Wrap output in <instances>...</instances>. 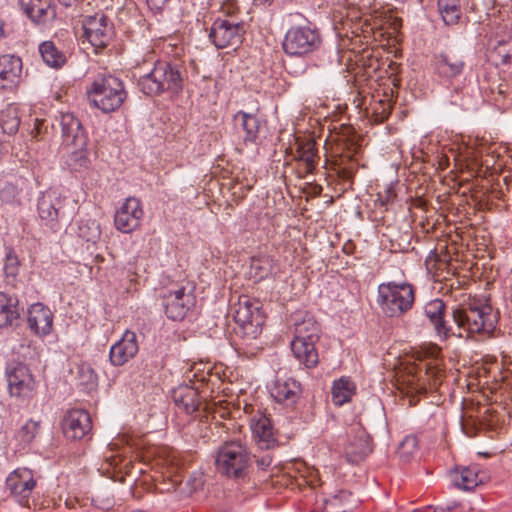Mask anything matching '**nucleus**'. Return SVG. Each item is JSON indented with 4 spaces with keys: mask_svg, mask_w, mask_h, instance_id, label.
Returning a JSON list of instances; mask_svg holds the SVG:
<instances>
[{
    "mask_svg": "<svg viewBox=\"0 0 512 512\" xmlns=\"http://www.w3.org/2000/svg\"><path fill=\"white\" fill-rule=\"evenodd\" d=\"M106 462L108 463L109 467H112L114 469L118 468L120 472L122 470L125 471V474L129 475L131 473L132 468V462L130 460L126 461L125 458L121 457L120 455H114L111 454L109 456H105Z\"/></svg>",
    "mask_w": 512,
    "mask_h": 512,
    "instance_id": "obj_43",
    "label": "nucleus"
},
{
    "mask_svg": "<svg viewBox=\"0 0 512 512\" xmlns=\"http://www.w3.org/2000/svg\"><path fill=\"white\" fill-rule=\"evenodd\" d=\"M253 458H255L257 467L263 471L267 470L271 466L273 461V457L270 453H265L261 456L252 455V459Z\"/></svg>",
    "mask_w": 512,
    "mask_h": 512,
    "instance_id": "obj_46",
    "label": "nucleus"
},
{
    "mask_svg": "<svg viewBox=\"0 0 512 512\" xmlns=\"http://www.w3.org/2000/svg\"><path fill=\"white\" fill-rule=\"evenodd\" d=\"M292 322L294 325V338L291 341L293 356L300 365L313 368L319 362L316 343L320 339V325L307 311H296L292 315Z\"/></svg>",
    "mask_w": 512,
    "mask_h": 512,
    "instance_id": "obj_2",
    "label": "nucleus"
},
{
    "mask_svg": "<svg viewBox=\"0 0 512 512\" xmlns=\"http://www.w3.org/2000/svg\"><path fill=\"white\" fill-rule=\"evenodd\" d=\"M169 0H146L151 10H161Z\"/></svg>",
    "mask_w": 512,
    "mask_h": 512,
    "instance_id": "obj_48",
    "label": "nucleus"
},
{
    "mask_svg": "<svg viewBox=\"0 0 512 512\" xmlns=\"http://www.w3.org/2000/svg\"><path fill=\"white\" fill-rule=\"evenodd\" d=\"M414 302L415 289L409 283L388 282L378 287V304L387 317L403 316L413 307Z\"/></svg>",
    "mask_w": 512,
    "mask_h": 512,
    "instance_id": "obj_6",
    "label": "nucleus"
},
{
    "mask_svg": "<svg viewBox=\"0 0 512 512\" xmlns=\"http://www.w3.org/2000/svg\"><path fill=\"white\" fill-rule=\"evenodd\" d=\"M445 311L446 305L441 299H434L428 302L424 307L425 315L433 324L437 335L443 339H447L450 336H455L458 334L455 330V327L449 325L448 322L444 319Z\"/></svg>",
    "mask_w": 512,
    "mask_h": 512,
    "instance_id": "obj_22",
    "label": "nucleus"
},
{
    "mask_svg": "<svg viewBox=\"0 0 512 512\" xmlns=\"http://www.w3.org/2000/svg\"><path fill=\"white\" fill-rule=\"evenodd\" d=\"M355 392L354 383L346 377L334 381L332 386V401L335 405L341 406L350 401Z\"/></svg>",
    "mask_w": 512,
    "mask_h": 512,
    "instance_id": "obj_33",
    "label": "nucleus"
},
{
    "mask_svg": "<svg viewBox=\"0 0 512 512\" xmlns=\"http://www.w3.org/2000/svg\"><path fill=\"white\" fill-rule=\"evenodd\" d=\"M36 486L33 472L27 468H18L11 472L6 479V488L22 505L32 508L29 497Z\"/></svg>",
    "mask_w": 512,
    "mask_h": 512,
    "instance_id": "obj_16",
    "label": "nucleus"
},
{
    "mask_svg": "<svg viewBox=\"0 0 512 512\" xmlns=\"http://www.w3.org/2000/svg\"><path fill=\"white\" fill-rule=\"evenodd\" d=\"M169 479L168 491L173 490L174 492H177L180 497H188L193 494V491L189 486V482L182 474L172 475Z\"/></svg>",
    "mask_w": 512,
    "mask_h": 512,
    "instance_id": "obj_39",
    "label": "nucleus"
},
{
    "mask_svg": "<svg viewBox=\"0 0 512 512\" xmlns=\"http://www.w3.org/2000/svg\"><path fill=\"white\" fill-rule=\"evenodd\" d=\"M38 214L44 225L56 232L61 228V223L68 217L64 211V201L54 193H45L38 200Z\"/></svg>",
    "mask_w": 512,
    "mask_h": 512,
    "instance_id": "obj_14",
    "label": "nucleus"
},
{
    "mask_svg": "<svg viewBox=\"0 0 512 512\" xmlns=\"http://www.w3.org/2000/svg\"><path fill=\"white\" fill-rule=\"evenodd\" d=\"M326 510L329 512H347L356 505V500L351 492L342 490L325 501Z\"/></svg>",
    "mask_w": 512,
    "mask_h": 512,
    "instance_id": "obj_35",
    "label": "nucleus"
},
{
    "mask_svg": "<svg viewBox=\"0 0 512 512\" xmlns=\"http://www.w3.org/2000/svg\"><path fill=\"white\" fill-rule=\"evenodd\" d=\"M19 318L20 308L18 299L0 292V328L17 325Z\"/></svg>",
    "mask_w": 512,
    "mask_h": 512,
    "instance_id": "obj_28",
    "label": "nucleus"
},
{
    "mask_svg": "<svg viewBox=\"0 0 512 512\" xmlns=\"http://www.w3.org/2000/svg\"><path fill=\"white\" fill-rule=\"evenodd\" d=\"M22 72V60L14 55L0 56V83L14 85Z\"/></svg>",
    "mask_w": 512,
    "mask_h": 512,
    "instance_id": "obj_31",
    "label": "nucleus"
},
{
    "mask_svg": "<svg viewBox=\"0 0 512 512\" xmlns=\"http://www.w3.org/2000/svg\"><path fill=\"white\" fill-rule=\"evenodd\" d=\"M22 5L27 16L37 24L46 23L56 17V9L51 0H29Z\"/></svg>",
    "mask_w": 512,
    "mask_h": 512,
    "instance_id": "obj_27",
    "label": "nucleus"
},
{
    "mask_svg": "<svg viewBox=\"0 0 512 512\" xmlns=\"http://www.w3.org/2000/svg\"><path fill=\"white\" fill-rule=\"evenodd\" d=\"M510 59V56L509 55H505L504 58H503V62L504 63H507Z\"/></svg>",
    "mask_w": 512,
    "mask_h": 512,
    "instance_id": "obj_52",
    "label": "nucleus"
},
{
    "mask_svg": "<svg viewBox=\"0 0 512 512\" xmlns=\"http://www.w3.org/2000/svg\"><path fill=\"white\" fill-rule=\"evenodd\" d=\"M186 70L178 63L158 61L151 72L141 76L138 88L147 96L160 95L171 91L178 93L183 88Z\"/></svg>",
    "mask_w": 512,
    "mask_h": 512,
    "instance_id": "obj_3",
    "label": "nucleus"
},
{
    "mask_svg": "<svg viewBox=\"0 0 512 512\" xmlns=\"http://www.w3.org/2000/svg\"><path fill=\"white\" fill-rule=\"evenodd\" d=\"M222 11L230 16L229 19H232L233 15L238 11L237 3L233 0H229L222 6Z\"/></svg>",
    "mask_w": 512,
    "mask_h": 512,
    "instance_id": "obj_47",
    "label": "nucleus"
},
{
    "mask_svg": "<svg viewBox=\"0 0 512 512\" xmlns=\"http://www.w3.org/2000/svg\"><path fill=\"white\" fill-rule=\"evenodd\" d=\"M234 320L236 336L247 342L256 339L262 333L265 322L260 302L250 299L248 296H241L235 309Z\"/></svg>",
    "mask_w": 512,
    "mask_h": 512,
    "instance_id": "obj_7",
    "label": "nucleus"
},
{
    "mask_svg": "<svg viewBox=\"0 0 512 512\" xmlns=\"http://www.w3.org/2000/svg\"><path fill=\"white\" fill-rule=\"evenodd\" d=\"M65 7H71L76 3L77 0H58Z\"/></svg>",
    "mask_w": 512,
    "mask_h": 512,
    "instance_id": "obj_49",
    "label": "nucleus"
},
{
    "mask_svg": "<svg viewBox=\"0 0 512 512\" xmlns=\"http://www.w3.org/2000/svg\"><path fill=\"white\" fill-rule=\"evenodd\" d=\"M60 126L63 142L74 148L69 157L70 164L81 167L86 166L88 163L86 152L88 137L80 120L72 113H64L60 118Z\"/></svg>",
    "mask_w": 512,
    "mask_h": 512,
    "instance_id": "obj_8",
    "label": "nucleus"
},
{
    "mask_svg": "<svg viewBox=\"0 0 512 512\" xmlns=\"http://www.w3.org/2000/svg\"><path fill=\"white\" fill-rule=\"evenodd\" d=\"M4 273L8 282H13L19 271V260L12 248L6 249Z\"/></svg>",
    "mask_w": 512,
    "mask_h": 512,
    "instance_id": "obj_40",
    "label": "nucleus"
},
{
    "mask_svg": "<svg viewBox=\"0 0 512 512\" xmlns=\"http://www.w3.org/2000/svg\"><path fill=\"white\" fill-rule=\"evenodd\" d=\"M9 393L16 398H30L36 388V381L29 367L20 362H13L6 367Z\"/></svg>",
    "mask_w": 512,
    "mask_h": 512,
    "instance_id": "obj_13",
    "label": "nucleus"
},
{
    "mask_svg": "<svg viewBox=\"0 0 512 512\" xmlns=\"http://www.w3.org/2000/svg\"><path fill=\"white\" fill-rule=\"evenodd\" d=\"M344 452L348 462H361L372 452L371 437L364 429L359 428L355 435L348 439Z\"/></svg>",
    "mask_w": 512,
    "mask_h": 512,
    "instance_id": "obj_23",
    "label": "nucleus"
},
{
    "mask_svg": "<svg viewBox=\"0 0 512 512\" xmlns=\"http://www.w3.org/2000/svg\"><path fill=\"white\" fill-rule=\"evenodd\" d=\"M433 63L436 74L446 80L460 76L466 66L464 56L455 51H446L434 55Z\"/></svg>",
    "mask_w": 512,
    "mask_h": 512,
    "instance_id": "obj_19",
    "label": "nucleus"
},
{
    "mask_svg": "<svg viewBox=\"0 0 512 512\" xmlns=\"http://www.w3.org/2000/svg\"><path fill=\"white\" fill-rule=\"evenodd\" d=\"M92 420L83 409H72L62 419V432L67 439L81 440L90 435Z\"/></svg>",
    "mask_w": 512,
    "mask_h": 512,
    "instance_id": "obj_17",
    "label": "nucleus"
},
{
    "mask_svg": "<svg viewBox=\"0 0 512 512\" xmlns=\"http://www.w3.org/2000/svg\"><path fill=\"white\" fill-rule=\"evenodd\" d=\"M186 479L189 482V486L191 487L193 493L202 489L205 483L204 474L201 471L191 472L188 476H186Z\"/></svg>",
    "mask_w": 512,
    "mask_h": 512,
    "instance_id": "obj_45",
    "label": "nucleus"
},
{
    "mask_svg": "<svg viewBox=\"0 0 512 512\" xmlns=\"http://www.w3.org/2000/svg\"><path fill=\"white\" fill-rule=\"evenodd\" d=\"M291 154L294 160L304 164V168L298 170L299 177L303 178L314 173L320 157L313 140L298 143L295 151H292Z\"/></svg>",
    "mask_w": 512,
    "mask_h": 512,
    "instance_id": "obj_24",
    "label": "nucleus"
},
{
    "mask_svg": "<svg viewBox=\"0 0 512 512\" xmlns=\"http://www.w3.org/2000/svg\"><path fill=\"white\" fill-rule=\"evenodd\" d=\"M77 374L82 385L94 386L97 382V374L89 364L79 365Z\"/></svg>",
    "mask_w": 512,
    "mask_h": 512,
    "instance_id": "obj_42",
    "label": "nucleus"
},
{
    "mask_svg": "<svg viewBox=\"0 0 512 512\" xmlns=\"http://www.w3.org/2000/svg\"><path fill=\"white\" fill-rule=\"evenodd\" d=\"M139 350L136 334L127 330L122 338L111 346L109 359L112 365L122 366L133 358Z\"/></svg>",
    "mask_w": 512,
    "mask_h": 512,
    "instance_id": "obj_20",
    "label": "nucleus"
},
{
    "mask_svg": "<svg viewBox=\"0 0 512 512\" xmlns=\"http://www.w3.org/2000/svg\"><path fill=\"white\" fill-rule=\"evenodd\" d=\"M83 30L86 39L96 49L106 47L113 35V25L103 13L86 16Z\"/></svg>",
    "mask_w": 512,
    "mask_h": 512,
    "instance_id": "obj_15",
    "label": "nucleus"
},
{
    "mask_svg": "<svg viewBox=\"0 0 512 512\" xmlns=\"http://www.w3.org/2000/svg\"><path fill=\"white\" fill-rule=\"evenodd\" d=\"M5 37H6L5 24L2 20H0V39L5 38Z\"/></svg>",
    "mask_w": 512,
    "mask_h": 512,
    "instance_id": "obj_50",
    "label": "nucleus"
},
{
    "mask_svg": "<svg viewBox=\"0 0 512 512\" xmlns=\"http://www.w3.org/2000/svg\"><path fill=\"white\" fill-rule=\"evenodd\" d=\"M144 212L138 198L129 197L116 211L114 224L117 230L131 233L140 226Z\"/></svg>",
    "mask_w": 512,
    "mask_h": 512,
    "instance_id": "obj_18",
    "label": "nucleus"
},
{
    "mask_svg": "<svg viewBox=\"0 0 512 512\" xmlns=\"http://www.w3.org/2000/svg\"><path fill=\"white\" fill-rule=\"evenodd\" d=\"M245 33L243 21L217 18L210 28L209 39L216 48L224 49L240 45Z\"/></svg>",
    "mask_w": 512,
    "mask_h": 512,
    "instance_id": "obj_11",
    "label": "nucleus"
},
{
    "mask_svg": "<svg viewBox=\"0 0 512 512\" xmlns=\"http://www.w3.org/2000/svg\"><path fill=\"white\" fill-rule=\"evenodd\" d=\"M78 235L86 242L96 243L101 236L99 223L94 219L81 220L78 226Z\"/></svg>",
    "mask_w": 512,
    "mask_h": 512,
    "instance_id": "obj_37",
    "label": "nucleus"
},
{
    "mask_svg": "<svg viewBox=\"0 0 512 512\" xmlns=\"http://www.w3.org/2000/svg\"><path fill=\"white\" fill-rule=\"evenodd\" d=\"M39 52L44 62L50 67L59 68L66 62L64 53L58 50L52 41H44L41 43Z\"/></svg>",
    "mask_w": 512,
    "mask_h": 512,
    "instance_id": "obj_34",
    "label": "nucleus"
},
{
    "mask_svg": "<svg viewBox=\"0 0 512 512\" xmlns=\"http://www.w3.org/2000/svg\"><path fill=\"white\" fill-rule=\"evenodd\" d=\"M405 370L408 393L412 394L410 405H416L415 395L425 394L428 387L436 388L441 383L442 371L432 361L408 364Z\"/></svg>",
    "mask_w": 512,
    "mask_h": 512,
    "instance_id": "obj_9",
    "label": "nucleus"
},
{
    "mask_svg": "<svg viewBox=\"0 0 512 512\" xmlns=\"http://www.w3.org/2000/svg\"><path fill=\"white\" fill-rule=\"evenodd\" d=\"M250 426L254 437L258 439L259 447L261 449H270L275 443L270 419L266 416L253 417Z\"/></svg>",
    "mask_w": 512,
    "mask_h": 512,
    "instance_id": "obj_29",
    "label": "nucleus"
},
{
    "mask_svg": "<svg viewBox=\"0 0 512 512\" xmlns=\"http://www.w3.org/2000/svg\"><path fill=\"white\" fill-rule=\"evenodd\" d=\"M172 399L175 405L186 414L196 412L201 404L198 391L187 385L179 386L174 389Z\"/></svg>",
    "mask_w": 512,
    "mask_h": 512,
    "instance_id": "obj_26",
    "label": "nucleus"
},
{
    "mask_svg": "<svg viewBox=\"0 0 512 512\" xmlns=\"http://www.w3.org/2000/svg\"><path fill=\"white\" fill-rule=\"evenodd\" d=\"M39 429V422L28 421L21 429V437L24 442H31Z\"/></svg>",
    "mask_w": 512,
    "mask_h": 512,
    "instance_id": "obj_44",
    "label": "nucleus"
},
{
    "mask_svg": "<svg viewBox=\"0 0 512 512\" xmlns=\"http://www.w3.org/2000/svg\"><path fill=\"white\" fill-rule=\"evenodd\" d=\"M20 125L17 109L9 107L0 113V126L4 133L8 135L15 134Z\"/></svg>",
    "mask_w": 512,
    "mask_h": 512,
    "instance_id": "obj_38",
    "label": "nucleus"
},
{
    "mask_svg": "<svg viewBox=\"0 0 512 512\" xmlns=\"http://www.w3.org/2000/svg\"><path fill=\"white\" fill-rule=\"evenodd\" d=\"M452 478L456 487L466 491H470L483 483V478L478 474L476 467H463L460 470H456Z\"/></svg>",
    "mask_w": 512,
    "mask_h": 512,
    "instance_id": "obj_32",
    "label": "nucleus"
},
{
    "mask_svg": "<svg viewBox=\"0 0 512 512\" xmlns=\"http://www.w3.org/2000/svg\"><path fill=\"white\" fill-rule=\"evenodd\" d=\"M417 446L418 442L415 436H406L399 445L398 454L404 460H409V458L416 452Z\"/></svg>",
    "mask_w": 512,
    "mask_h": 512,
    "instance_id": "obj_41",
    "label": "nucleus"
},
{
    "mask_svg": "<svg viewBox=\"0 0 512 512\" xmlns=\"http://www.w3.org/2000/svg\"><path fill=\"white\" fill-rule=\"evenodd\" d=\"M91 105L103 113L117 111L127 99V92L122 80L110 75H98L87 90Z\"/></svg>",
    "mask_w": 512,
    "mask_h": 512,
    "instance_id": "obj_5",
    "label": "nucleus"
},
{
    "mask_svg": "<svg viewBox=\"0 0 512 512\" xmlns=\"http://www.w3.org/2000/svg\"><path fill=\"white\" fill-rule=\"evenodd\" d=\"M215 464L221 474L245 481L252 470V455L241 441H226L218 448Z\"/></svg>",
    "mask_w": 512,
    "mask_h": 512,
    "instance_id": "obj_4",
    "label": "nucleus"
},
{
    "mask_svg": "<svg viewBox=\"0 0 512 512\" xmlns=\"http://www.w3.org/2000/svg\"><path fill=\"white\" fill-rule=\"evenodd\" d=\"M166 316L173 321L183 320L196 304L192 287H178L168 290L162 297Z\"/></svg>",
    "mask_w": 512,
    "mask_h": 512,
    "instance_id": "obj_12",
    "label": "nucleus"
},
{
    "mask_svg": "<svg viewBox=\"0 0 512 512\" xmlns=\"http://www.w3.org/2000/svg\"><path fill=\"white\" fill-rule=\"evenodd\" d=\"M463 429H464V431H465V433H466V435H467V436H469V437H473V436H474L471 432H469L468 430H466V428H465V427H463Z\"/></svg>",
    "mask_w": 512,
    "mask_h": 512,
    "instance_id": "obj_51",
    "label": "nucleus"
},
{
    "mask_svg": "<svg viewBox=\"0 0 512 512\" xmlns=\"http://www.w3.org/2000/svg\"><path fill=\"white\" fill-rule=\"evenodd\" d=\"M438 10L447 25L458 23L461 16L459 0H438Z\"/></svg>",
    "mask_w": 512,
    "mask_h": 512,
    "instance_id": "obj_36",
    "label": "nucleus"
},
{
    "mask_svg": "<svg viewBox=\"0 0 512 512\" xmlns=\"http://www.w3.org/2000/svg\"><path fill=\"white\" fill-rule=\"evenodd\" d=\"M33 510H36V504L33 502Z\"/></svg>",
    "mask_w": 512,
    "mask_h": 512,
    "instance_id": "obj_54",
    "label": "nucleus"
},
{
    "mask_svg": "<svg viewBox=\"0 0 512 512\" xmlns=\"http://www.w3.org/2000/svg\"><path fill=\"white\" fill-rule=\"evenodd\" d=\"M233 121L236 128L244 131L245 142L254 143L257 140L261 121L255 114L239 111L234 115Z\"/></svg>",
    "mask_w": 512,
    "mask_h": 512,
    "instance_id": "obj_30",
    "label": "nucleus"
},
{
    "mask_svg": "<svg viewBox=\"0 0 512 512\" xmlns=\"http://www.w3.org/2000/svg\"><path fill=\"white\" fill-rule=\"evenodd\" d=\"M321 42V36L317 29L296 26L287 31L282 46L288 55L303 56L317 50Z\"/></svg>",
    "mask_w": 512,
    "mask_h": 512,
    "instance_id": "obj_10",
    "label": "nucleus"
},
{
    "mask_svg": "<svg viewBox=\"0 0 512 512\" xmlns=\"http://www.w3.org/2000/svg\"><path fill=\"white\" fill-rule=\"evenodd\" d=\"M499 311L487 300L474 299L466 306H458L452 311L453 322L455 323V336L462 337L463 332L470 334H487L492 336L498 321Z\"/></svg>",
    "mask_w": 512,
    "mask_h": 512,
    "instance_id": "obj_1",
    "label": "nucleus"
},
{
    "mask_svg": "<svg viewBox=\"0 0 512 512\" xmlns=\"http://www.w3.org/2000/svg\"><path fill=\"white\" fill-rule=\"evenodd\" d=\"M28 326L36 335H47L52 330L53 314L41 303L33 304L28 310Z\"/></svg>",
    "mask_w": 512,
    "mask_h": 512,
    "instance_id": "obj_25",
    "label": "nucleus"
},
{
    "mask_svg": "<svg viewBox=\"0 0 512 512\" xmlns=\"http://www.w3.org/2000/svg\"><path fill=\"white\" fill-rule=\"evenodd\" d=\"M271 395L277 402L293 407L302 395V387L294 378H277L271 389Z\"/></svg>",
    "mask_w": 512,
    "mask_h": 512,
    "instance_id": "obj_21",
    "label": "nucleus"
},
{
    "mask_svg": "<svg viewBox=\"0 0 512 512\" xmlns=\"http://www.w3.org/2000/svg\"><path fill=\"white\" fill-rule=\"evenodd\" d=\"M252 267L258 269L259 267L256 265V261H253Z\"/></svg>",
    "mask_w": 512,
    "mask_h": 512,
    "instance_id": "obj_53",
    "label": "nucleus"
}]
</instances>
